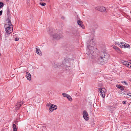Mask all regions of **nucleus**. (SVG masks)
<instances>
[{"instance_id": "nucleus-1", "label": "nucleus", "mask_w": 131, "mask_h": 131, "mask_svg": "<svg viewBox=\"0 0 131 131\" xmlns=\"http://www.w3.org/2000/svg\"><path fill=\"white\" fill-rule=\"evenodd\" d=\"M90 51L92 55L94 57V59L96 62L101 64H103L105 63L101 56L98 55L95 52H94L92 50H90Z\"/></svg>"}, {"instance_id": "nucleus-2", "label": "nucleus", "mask_w": 131, "mask_h": 131, "mask_svg": "<svg viewBox=\"0 0 131 131\" xmlns=\"http://www.w3.org/2000/svg\"><path fill=\"white\" fill-rule=\"evenodd\" d=\"M100 56L106 63L108 59L110 57L109 54L105 52H102L101 53Z\"/></svg>"}, {"instance_id": "nucleus-3", "label": "nucleus", "mask_w": 131, "mask_h": 131, "mask_svg": "<svg viewBox=\"0 0 131 131\" xmlns=\"http://www.w3.org/2000/svg\"><path fill=\"white\" fill-rule=\"evenodd\" d=\"M62 34V31H60L59 32L55 34L54 35L52 36L53 38L58 40L62 38L63 37Z\"/></svg>"}, {"instance_id": "nucleus-4", "label": "nucleus", "mask_w": 131, "mask_h": 131, "mask_svg": "<svg viewBox=\"0 0 131 131\" xmlns=\"http://www.w3.org/2000/svg\"><path fill=\"white\" fill-rule=\"evenodd\" d=\"M120 44L118 42L117 43L118 46L121 48H129L130 47V46L129 44L123 45L124 43L122 42H120Z\"/></svg>"}, {"instance_id": "nucleus-5", "label": "nucleus", "mask_w": 131, "mask_h": 131, "mask_svg": "<svg viewBox=\"0 0 131 131\" xmlns=\"http://www.w3.org/2000/svg\"><path fill=\"white\" fill-rule=\"evenodd\" d=\"M95 9L101 12H104L106 10V8L103 6H97L95 8Z\"/></svg>"}, {"instance_id": "nucleus-6", "label": "nucleus", "mask_w": 131, "mask_h": 131, "mask_svg": "<svg viewBox=\"0 0 131 131\" xmlns=\"http://www.w3.org/2000/svg\"><path fill=\"white\" fill-rule=\"evenodd\" d=\"M83 115L84 118L87 121L89 119L88 114L86 111L84 110L83 111Z\"/></svg>"}, {"instance_id": "nucleus-7", "label": "nucleus", "mask_w": 131, "mask_h": 131, "mask_svg": "<svg viewBox=\"0 0 131 131\" xmlns=\"http://www.w3.org/2000/svg\"><path fill=\"white\" fill-rule=\"evenodd\" d=\"M66 61L64 60V61H63L62 63L60 65V66L62 67L63 69L68 70L69 69V66H68L67 64Z\"/></svg>"}, {"instance_id": "nucleus-8", "label": "nucleus", "mask_w": 131, "mask_h": 131, "mask_svg": "<svg viewBox=\"0 0 131 131\" xmlns=\"http://www.w3.org/2000/svg\"><path fill=\"white\" fill-rule=\"evenodd\" d=\"M13 26L7 27L5 28L6 33L10 34L12 32Z\"/></svg>"}, {"instance_id": "nucleus-9", "label": "nucleus", "mask_w": 131, "mask_h": 131, "mask_svg": "<svg viewBox=\"0 0 131 131\" xmlns=\"http://www.w3.org/2000/svg\"><path fill=\"white\" fill-rule=\"evenodd\" d=\"M57 106L53 104H51L49 108V113H50L52 111L56 110L57 108Z\"/></svg>"}, {"instance_id": "nucleus-10", "label": "nucleus", "mask_w": 131, "mask_h": 131, "mask_svg": "<svg viewBox=\"0 0 131 131\" xmlns=\"http://www.w3.org/2000/svg\"><path fill=\"white\" fill-rule=\"evenodd\" d=\"M78 25L80 26L83 29L85 28L84 25H83V22L80 20H78L77 21Z\"/></svg>"}, {"instance_id": "nucleus-11", "label": "nucleus", "mask_w": 131, "mask_h": 131, "mask_svg": "<svg viewBox=\"0 0 131 131\" xmlns=\"http://www.w3.org/2000/svg\"><path fill=\"white\" fill-rule=\"evenodd\" d=\"M122 63H123V65L126 66L128 68L131 67V66L129 64V62L127 61H124L123 60L122 61Z\"/></svg>"}, {"instance_id": "nucleus-12", "label": "nucleus", "mask_w": 131, "mask_h": 131, "mask_svg": "<svg viewBox=\"0 0 131 131\" xmlns=\"http://www.w3.org/2000/svg\"><path fill=\"white\" fill-rule=\"evenodd\" d=\"M99 91L101 93V96L103 97L104 98L105 96V93L104 92V91L102 90L100 88L99 89Z\"/></svg>"}, {"instance_id": "nucleus-13", "label": "nucleus", "mask_w": 131, "mask_h": 131, "mask_svg": "<svg viewBox=\"0 0 131 131\" xmlns=\"http://www.w3.org/2000/svg\"><path fill=\"white\" fill-rule=\"evenodd\" d=\"M10 34H8V33H6L5 34V40L6 41H7L9 40H10V38L9 37V36Z\"/></svg>"}, {"instance_id": "nucleus-14", "label": "nucleus", "mask_w": 131, "mask_h": 131, "mask_svg": "<svg viewBox=\"0 0 131 131\" xmlns=\"http://www.w3.org/2000/svg\"><path fill=\"white\" fill-rule=\"evenodd\" d=\"M7 14L8 16V19H9V18H10V9L8 7H7Z\"/></svg>"}, {"instance_id": "nucleus-15", "label": "nucleus", "mask_w": 131, "mask_h": 131, "mask_svg": "<svg viewBox=\"0 0 131 131\" xmlns=\"http://www.w3.org/2000/svg\"><path fill=\"white\" fill-rule=\"evenodd\" d=\"M26 77L28 80L30 81L31 80V75L29 73L27 72H26Z\"/></svg>"}, {"instance_id": "nucleus-16", "label": "nucleus", "mask_w": 131, "mask_h": 131, "mask_svg": "<svg viewBox=\"0 0 131 131\" xmlns=\"http://www.w3.org/2000/svg\"><path fill=\"white\" fill-rule=\"evenodd\" d=\"M113 48L118 52L119 53H120L121 52V51L117 47L115 46L113 47Z\"/></svg>"}, {"instance_id": "nucleus-17", "label": "nucleus", "mask_w": 131, "mask_h": 131, "mask_svg": "<svg viewBox=\"0 0 131 131\" xmlns=\"http://www.w3.org/2000/svg\"><path fill=\"white\" fill-rule=\"evenodd\" d=\"M36 52L37 54L40 55V54H41V52L39 48V49H38L37 48H36Z\"/></svg>"}, {"instance_id": "nucleus-18", "label": "nucleus", "mask_w": 131, "mask_h": 131, "mask_svg": "<svg viewBox=\"0 0 131 131\" xmlns=\"http://www.w3.org/2000/svg\"><path fill=\"white\" fill-rule=\"evenodd\" d=\"M24 103V102H23V101H21V102H20L19 101L17 103V105H20V106H21L23 105V104Z\"/></svg>"}, {"instance_id": "nucleus-19", "label": "nucleus", "mask_w": 131, "mask_h": 131, "mask_svg": "<svg viewBox=\"0 0 131 131\" xmlns=\"http://www.w3.org/2000/svg\"><path fill=\"white\" fill-rule=\"evenodd\" d=\"M13 128L14 131H17L16 126L15 124H13Z\"/></svg>"}, {"instance_id": "nucleus-20", "label": "nucleus", "mask_w": 131, "mask_h": 131, "mask_svg": "<svg viewBox=\"0 0 131 131\" xmlns=\"http://www.w3.org/2000/svg\"><path fill=\"white\" fill-rule=\"evenodd\" d=\"M119 89H121V90H124V88L123 87V86H122L121 85H118L117 86H116Z\"/></svg>"}, {"instance_id": "nucleus-21", "label": "nucleus", "mask_w": 131, "mask_h": 131, "mask_svg": "<svg viewBox=\"0 0 131 131\" xmlns=\"http://www.w3.org/2000/svg\"><path fill=\"white\" fill-rule=\"evenodd\" d=\"M89 46H90L91 47H93V46L94 44L93 43V41L92 40H91L90 41V43L89 44Z\"/></svg>"}, {"instance_id": "nucleus-22", "label": "nucleus", "mask_w": 131, "mask_h": 131, "mask_svg": "<svg viewBox=\"0 0 131 131\" xmlns=\"http://www.w3.org/2000/svg\"><path fill=\"white\" fill-rule=\"evenodd\" d=\"M8 23V27L13 26V25L11 24V23L10 21V20H9Z\"/></svg>"}, {"instance_id": "nucleus-23", "label": "nucleus", "mask_w": 131, "mask_h": 131, "mask_svg": "<svg viewBox=\"0 0 131 131\" xmlns=\"http://www.w3.org/2000/svg\"><path fill=\"white\" fill-rule=\"evenodd\" d=\"M67 98L68 100L69 101H72V98L71 97V96L69 95H68L67 97Z\"/></svg>"}, {"instance_id": "nucleus-24", "label": "nucleus", "mask_w": 131, "mask_h": 131, "mask_svg": "<svg viewBox=\"0 0 131 131\" xmlns=\"http://www.w3.org/2000/svg\"><path fill=\"white\" fill-rule=\"evenodd\" d=\"M59 66V65L57 63H55L53 65V67L55 68H57Z\"/></svg>"}, {"instance_id": "nucleus-25", "label": "nucleus", "mask_w": 131, "mask_h": 131, "mask_svg": "<svg viewBox=\"0 0 131 131\" xmlns=\"http://www.w3.org/2000/svg\"><path fill=\"white\" fill-rule=\"evenodd\" d=\"M17 105V103L16 105V107H15L16 110H18V109L20 107V105Z\"/></svg>"}, {"instance_id": "nucleus-26", "label": "nucleus", "mask_w": 131, "mask_h": 131, "mask_svg": "<svg viewBox=\"0 0 131 131\" xmlns=\"http://www.w3.org/2000/svg\"><path fill=\"white\" fill-rule=\"evenodd\" d=\"M4 5V4L3 3L0 2V8H2L3 6Z\"/></svg>"}, {"instance_id": "nucleus-27", "label": "nucleus", "mask_w": 131, "mask_h": 131, "mask_svg": "<svg viewBox=\"0 0 131 131\" xmlns=\"http://www.w3.org/2000/svg\"><path fill=\"white\" fill-rule=\"evenodd\" d=\"M62 95L63 96L65 97H67L68 94H67L66 93H62Z\"/></svg>"}, {"instance_id": "nucleus-28", "label": "nucleus", "mask_w": 131, "mask_h": 131, "mask_svg": "<svg viewBox=\"0 0 131 131\" xmlns=\"http://www.w3.org/2000/svg\"><path fill=\"white\" fill-rule=\"evenodd\" d=\"M39 4L40 5H41V6H45L46 5V3H42L41 2H40V3Z\"/></svg>"}, {"instance_id": "nucleus-29", "label": "nucleus", "mask_w": 131, "mask_h": 131, "mask_svg": "<svg viewBox=\"0 0 131 131\" xmlns=\"http://www.w3.org/2000/svg\"><path fill=\"white\" fill-rule=\"evenodd\" d=\"M40 1L42 2H45L46 1L47 2H49L50 1V0H40Z\"/></svg>"}, {"instance_id": "nucleus-30", "label": "nucleus", "mask_w": 131, "mask_h": 131, "mask_svg": "<svg viewBox=\"0 0 131 131\" xmlns=\"http://www.w3.org/2000/svg\"><path fill=\"white\" fill-rule=\"evenodd\" d=\"M51 104H51L50 103H47L46 104V106H51Z\"/></svg>"}, {"instance_id": "nucleus-31", "label": "nucleus", "mask_w": 131, "mask_h": 131, "mask_svg": "<svg viewBox=\"0 0 131 131\" xmlns=\"http://www.w3.org/2000/svg\"><path fill=\"white\" fill-rule=\"evenodd\" d=\"M108 107L109 109H113V108H114V107L111 106H109Z\"/></svg>"}, {"instance_id": "nucleus-32", "label": "nucleus", "mask_w": 131, "mask_h": 131, "mask_svg": "<svg viewBox=\"0 0 131 131\" xmlns=\"http://www.w3.org/2000/svg\"><path fill=\"white\" fill-rule=\"evenodd\" d=\"M15 40L16 41H18L19 40V38H15Z\"/></svg>"}, {"instance_id": "nucleus-33", "label": "nucleus", "mask_w": 131, "mask_h": 131, "mask_svg": "<svg viewBox=\"0 0 131 131\" xmlns=\"http://www.w3.org/2000/svg\"><path fill=\"white\" fill-rule=\"evenodd\" d=\"M2 12H3V10H2L0 11V16L2 15Z\"/></svg>"}, {"instance_id": "nucleus-34", "label": "nucleus", "mask_w": 131, "mask_h": 131, "mask_svg": "<svg viewBox=\"0 0 131 131\" xmlns=\"http://www.w3.org/2000/svg\"><path fill=\"white\" fill-rule=\"evenodd\" d=\"M122 103L123 104H125L126 103V102L125 101H123L122 102Z\"/></svg>"}, {"instance_id": "nucleus-35", "label": "nucleus", "mask_w": 131, "mask_h": 131, "mask_svg": "<svg viewBox=\"0 0 131 131\" xmlns=\"http://www.w3.org/2000/svg\"><path fill=\"white\" fill-rule=\"evenodd\" d=\"M124 82L125 85H127V82H126L124 81V82Z\"/></svg>"}, {"instance_id": "nucleus-36", "label": "nucleus", "mask_w": 131, "mask_h": 131, "mask_svg": "<svg viewBox=\"0 0 131 131\" xmlns=\"http://www.w3.org/2000/svg\"><path fill=\"white\" fill-rule=\"evenodd\" d=\"M74 32H75L76 33H77L78 32V31L77 30H76Z\"/></svg>"}, {"instance_id": "nucleus-37", "label": "nucleus", "mask_w": 131, "mask_h": 131, "mask_svg": "<svg viewBox=\"0 0 131 131\" xmlns=\"http://www.w3.org/2000/svg\"><path fill=\"white\" fill-rule=\"evenodd\" d=\"M129 63L130 64H131V61Z\"/></svg>"}, {"instance_id": "nucleus-38", "label": "nucleus", "mask_w": 131, "mask_h": 131, "mask_svg": "<svg viewBox=\"0 0 131 131\" xmlns=\"http://www.w3.org/2000/svg\"><path fill=\"white\" fill-rule=\"evenodd\" d=\"M73 33L74 35L75 34V33H73Z\"/></svg>"}, {"instance_id": "nucleus-39", "label": "nucleus", "mask_w": 131, "mask_h": 131, "mask_svg": "<svg viewBox=\"0 0 131 131\" xmlns=\"http://www.w3.org/2000/svg\"><path fill=\"white\" fill-rule=\"evenodd\" d=\"M6 25V24H5V25Z\"/></svg>"}]
</instances>
